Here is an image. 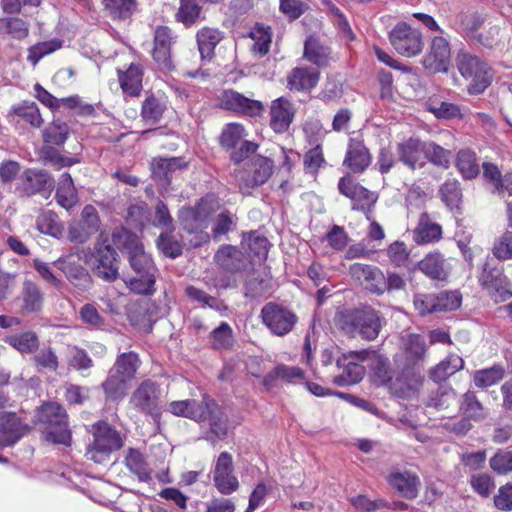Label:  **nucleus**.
I'll use <instances>...</instances> for the list:
<instances>
[{"mask_svg":"<svg viewBox=\"0 0 512 512\" xmlns=\"http://www.w3.org/2000/svg\"><path fill=\"white\" fill-rule=\"evenodd\" d=\"M383 324L381 313L368 305L348 310L341 319V327L344 331L353 335L358 334L367 341L378 337Z\"/></svg>","mask_w":512,"mask_h":512,"instance_id":"1","label":"nucleus"},{"mask_svg":"<svg viewBox=\"0 0 512 512\" xmlns=\"http://www.w3.org/2000/svg\"><path fill=\"white\" fill-rule=\"evenodd\" d=\"M367 360H373L377 363L379 368H386L388 365V358L379 355L373 350H360L350 351L343 354L337 360V366L342 369V372L333 378L334 384L338 386H349L360 382L365 375V368L359 363Z\"/></svg>","mask_w":512,"mask_h":512,"instance_id":"2","label":"nucleus"},{"mask_svg":"<svg viewBox=\"0 0 512 512\" xmlns=\"http://www.w3.org/2000/svg\"><path fill=\"white\" fill-rule=\"evenodd\" d=\"M460 74L470 81L468 93L479 95L491 84L493 75L490 66L479 57L468 52H459L456 57Z\"/></svg>","mask_w":512,"mask_h":512,"instance_id":"3","label":"nucleus"},{"mask_svg":"<svg viewBox=\"0 0 512 512\" xmlns=\"http://www.w3.org/2000/svg\"><path fill=\"white\" fill-rule=\"evenodd\" d=\"M93 428L94 441L88 447L86 456L95 463L104 464L113 451L123 446V440L120 433L105 421L96 423Z\"/></svg>","mask_w":512,"mask_h":512,"instance_id":"4","label":"nucleus"},{"mask_svg":"<svg viewBox=\"0 0 512 512\" xmlns=\"http://www.w3.org/2000/svg\"><path fill=\"white\" fill-rule=\"evenodd\" d=\"M39 421L46 425V439L56 444L70 445L71 432L68 429L67 414L55 402L44 404L39 413Z\"/></svg>","mask_w":512,"mask_h":512,"instance_id":"5","label":"nucleus"},{"mask_svg":"<svg viewBox=\"0 0 512 512\" xmlns=\"http://www.w3.org/2000/svg\"><path fill=\"white\" fill-rule=\"evenodd\" d=\"M116 245L123 244L128 253V261L136 274L156 272L152 258L144 251L138 237L125 229H116L112 234Z\"/></svg>","mask_w":512,"mask_h":512,"instance_id":"6","label":"nucleus"},{"mask_svg":"<svg viewBox=\"0 0 512 512\" xmlns=\"http://www.w3.org/2000/svg\"><path fill=\"white\" fill-rule=\"evenodd\" d=\"M161 390L159 384L146 379L142 381L132 392L129 405L130 408L153 418L161 414Z\"/></svg>","mask_w":512,"mask_h":512,"instance_id":"7","label":"nucleus"},{"mask_svg":"<svg viewBox=\"0 0 512 512\" xmlns=\"http://www.w3.org/2000/svg\"><path fill=\"white\" fill-rule=\"evenodd\" d=\"M262 323L276 336H284L297 323V315L288 307L275 302L266 303L260 313Z\"/></svg>","mask_w":512,"mask_h":512,"instance_id":"8","label":"nucleus"},{"mask_svg":"<svg viewBox=\"0 0 512 512\" xmlns=\"http://www.w3.org/2000/svg\"><path fill=\"white\" fill-rule=\"evenodd\" d=\"M273 161L269 158L257 156L253 159L250 170H236L234 179L242 194L249 195L255 187L267 182L272 175Z\"/></svg>","mask_w":512,"mask_h":512,"instance_id":"9","label":"nucleus"},{"mask_svg":"<svg viewBox=\"0 0 512 512\" xmlns=\"http://www.w3.org/2000/svg\"><path fill=\"white\" fill-rule=\"evenodd\" d=\"M389 40L395 51L405 57L418 55L424 47L421 31L404 22L390 31Z\"/></svg>","mask_w":512,"mask_h":512,"instance_id":"10","label":"nucleus"},{"mask_svg":"<svg viewBox=\"0 0 512 512\" xmlns=\"http://www.w3.org/2000/svg\"><path fill=\"white\" fill-rule=\"evenodd\" d=\"M479 282L482 288L488 292L491 299L496 303L504 302L512 298L510 282L503 273V269L492 266L489 259L483 265Z\"/></svg>","mask_w":512,"mask_h":512,"instance_id":"11","label":"nucleus"},{"mask_svg":"<svg viewBox=\"0 0 512 512\" xmlns=\"http://www.w3.org/2000/svg\"><path fill=\"white\" fill-rule=\"evenodd\" d=\"M101 221L96 208L86 205L80 215V220L68 227V239L74 243H85L100 229Z\"/></svg>","mask_w":512,"mask_h":512,"instance_id":"12","label":"nucleus"},{"mask_svg":"<svg viewBox=\"0 0 512 512\" xmlns=\"http://www.w3.org/2000/svg\"><path fill=\"white\" fill-rule=\"evenodd\" d=\"M451 62V48L449 41L443 37L432 38L429 49L422 59V64L431 73L447 72Z\"/></svg>","mask_w":512,"mask_h":512,"instance_id":"13","label":"nucleus"},{"mask_svg":"<svg viewBox=\"0 0 512 512\" xmlns=\"http://www.w3.org/2000/svg\"><path fill=\"white\" fill-rule=\"evenodd\" d=\"M96 263L93 266V273L100 279L112 282L119 275L118 254L110 245L105 244V240L98 242L95 246Z\"/></svg>","mask_w":512,"mask_h":512,"instance_id":"14","label":"nucleus"},{"mask_svg":"<svg viewBox=\"0 0 512 512\" xmlns=\"http://www.w3.org/2000/svg\"><path fill=\"white\" fill-rule=\"evenodd\" d=\"M372 163V155L361 135L350 137L347 142L343 166L354 174L363 173Z\"/></svg>","mask_w":512,"mask_h":512,"instance_id":"15","label":"nucleus"},{"mask_svg":"<svg viewBox=\"0 0 512 512\" xmlns=\"http://www.w3.org/2000/svg\"><path fill=\"white\" fill-rule=\"evenodd\" d=\"M220 105L225 110L248 117H257L262 115L264 112V105L262 102L250 99L232 89L223 91L220 99Z\"/></svg>","mask_w":512,"mask_h":512,"instance_id":"16","label":"nucleus"},{"mask_svg":"<svg viewBox=\"0 0 512 512\" xmlns=\"http://www.w3.org/2000/svg\"><path fill=\"white\" fill-rule=\"evenodd\" d=\"M203 418L198 420L209 433L218 440H224L228 434V418L214 399L204 394Z\"/></svg>","mask_w":512,"mask_h":512,"instance_id":"17","label":"nucleus"},{"mask_svg":"<svg viewBox=\"0 0 512 512\" xmlns=\"http://www.w3.org/2000/svg\"><path fill=\"white\" fill-rule=\"evenodd\" d=\"M350 276L372 294H384L385 274L373 265L354 263L349 267Z\"/></svg>","mask_w":512,"mask_h":512,"instance_id":"18","label":"nucleus"},{"mask_svg":"<svg viewBox=\"0 0 512 512\" xmlns=\"http://www.w3.org/2000/svg\"><path fill=\"white\" fill-rule=\"evenodd\" d=\"M172 30L166 26H158L154 32V48L152 57L157 68L169 72L174 69L171 57V47L174 43Z\"/></svg>","mask_w":512,"mask_h":512,"instance_id":"19","label":"nucleus"},{"mask_svg":"<svg viewBox=\"0 0 512 512\" xmlns=\"http://www.w3.org/2000/svg\"><path fill=\"white\" fill-rule=\"evenodd\" d=\"M213 474L215 486L221 494L228 495L237 490L239 483L234 475L233 459L230 453H220Z\"/></svg>","mask_w":512,"mask_h":512,"instance_id":"20","label":"nucleus"},{"mask_svg":"<svg viewBox=\"0 0 512 512\" xmlns=\"http://www.w3.org/2000/svg\"><path fill=\"white\" fill-rule=\"evenodd\" d=\"M29 426L12 412L0 414V448L14 446L29 432Z\"/></svg>","mask_w":512,"mask_h":512,"instance_id":"21","label":"nucleus"},{"mask_svg":"<svg viewBox=\"0 0 512 512\" xmlns=\"http://www.w3.org/2000/svg\"><path fill=\"white\" fill-rule=\"evenodd\" d=\"M79 261L80 258L77 255L69 254L58 258L54 265L64 273L67 280L75 287L87 289L91 284V277Z\"/></svg>","mask_w":512,"mask_h":512,"instance_id":"22","label":"nucleus"},{"mask_svg":"<svg viewBox=\"0 0 512 512\" xmlns=\"http://www.w3.org/2000/svg\"><path fill=\"white\" fill-rule=\"evenodd\" d=\"M396 152L398 160L411 170L425 164V142L418 138L410 137L397 143Z\"/></svg>","mask_w":512,"mask_h":512,"instance_id":"23","label":"nucleus"},{"mask_svg":"<svg viewBox=\"0 0 512 512\" xmlns=\"http://www.w3.org/2000/svg\"><path fill=\"white\" fill-rule=\"evenodd\" d=\"M296 109L294 104L285 97L272 101L270 106V127L275 133L288 131L294 120Z\"/></svg>","mask_w":512,"mask_h":512,"instance_id":"24","label":"nucleus"},{"mask_svg":"<svg viewBox=\"0 0 512 512\" xmlns=\"http://www.w3.org/2000/svg\"><path fill=\"white\" fill-rule=\"evenodd\" d=\"M417 268L429 279L437 281L447 280L451 271L449 263L439 251L428 253L418 262Z\"/></svg>","mask_w":512,"mask_h":512,"instance_id":"25","label":"nucleus"},{"mask_svg":"<svg viewBox=\"0 0 512 512\" xmlns=\"http://www.w3.org/2000/svg\"><path fill=\"white\" fill-rule=\"evenodd\" d=\"M186 167L187 162L181 157L154 158L151 162L152 176L156 181L161 182L162 186H168L173 175Z\"/></svg>","mask_w":512,"mask_h":512,"instance_id":"26","label":"nucleus"},{"mask_svg":"<svg viewBox=\"0 0 512 512\" xmlns=\"http://www.w3.org/2000/svg\"><path fill=\"white\" fill-rule=\"evenodd\" d=\"M320 79V72L316 68L296 67L292 69L287 78V87L290 90L310 92Z\"/></svg>","mask_w":512,"mask_h":512,"instance_id":"27","label":"nucleus"},{"mask_svg":"<svg viewBox=\"0 0 512 512\" xmlns=\"http://www.w3.org/2000/svg\"><path fill=\"white\" fill-rule=\"evenodd\" d=\"M8 117L11 123L19 124L23 122L34 128H39L43 124L39 108L33 101H22L13 105Z\"/></svg>","mask_w":512,"mask_h":512,"instance_id":"28","label":"nucleus"},{"mask_svg":"<svg viewBox=\"0 0 512 512\" xmlns=\"http://www.w3.org/2000/svg\"><path fill=\"white\" fill-rule=\"evenodd\" d=\"M22 190L27 195L50 190L53 187V180L44 170L27 169L20 177Z\"/></svg>","mask_w":512,"mask_h":512,"instance_id":"29","label":"nucleus"},{"mask_svg":"<svg viewBox=\"0 0 512 512\" xmlns=\"http://www.w3.org/2000/svg\"><path fill=\"white\" fill-rule=\"evenodd\" d=\"M118 80L125 95L137 97L142 91L143 68L132 63L125 71L118 70Z\"/></svg>","mask_w":512,"mask_h":512,"instance_id":"30","label":"nucleus"},{"mask_svg":"<svg viewBox=\"0 0 512 512\" xmlns=\"http://www.w3.org/2000/svg\"><path fill=\"white\" fill-rule=\"evenodd\" d=\"M485 21L482 14L474 10H466L461 12L457 17V30L465 37L477 40L479 43L484 44L478 30L481 28Z\"/></svg>","mask_w":512,"mask_h":512,"instance_id":"31","label":"nucleus"},{"mask_svg":"<svg viewBox=\"0 0 512 512\" xmlns=\"http://www.w3.org/2000/svg\"><path fill=\"white\" fill-rule=\"evenodd\" d=\"M21 308L23 315L38 313L44 303V294L39 286L31 280H25L21 291Z\"/></svg>","mask_w":512,"mask_h":512,"instance_id":"32","label":"nucleus"},{"mask_svg":"<svg viewBox=\"0 0 512 512\" xmlns=\"http://www.w3.org/2000/svg\"><path fill=\"white\" fill-rule=\"evenodd\" d=\"M388 482L405 498L414 499L418 495L420 480L416 474L408 471L394 472L390 474Z\"/></svg>","mask_w":512,"mask_h":512,"instance_id":"33","label":"nucleus"},{"mask_svg":"<svg viewBox=\"0 0 512 512\" xmlns=\"http://www.w3.org/2000/svg\"><path fill=\"white\" fill-rule=\"evenodd\" d=\"M223 39V33L210 27L201 28L196 34L198 50L203 61H210L214 56L216 46Z\"/></svg>","mask_w":512,"mask_h":512,"instance_id":"34","label":"nucleus"},{"mask_svg":"<svg viewBox=\"0 0 512 512\" xmlns=\"http://www.w3.org/2000/svg\"><path fill=\"white\" fill-rule=\"evenodd\" d=\"M214 259L220 267L229 272L239 271L244 266L243 252L233 245H222Z\"/></svg>","mask_w":512,"mask_h":512,"instance_id":"35","label":"nucleus"},{"mask_svg":"<svg viewBox=\"0 0 512 512\" xmlns=\"http://www.w3.org/2000/svg\"><path fill=\"white\" fill-rule=\"evenodd\" d=\"M441 237V226L433 222L427 213H422L414 230V241L417 244H426L438 241Z\"/></svg>","mask_w":512,"mask_h":512,"instance_id":"36","label":"nucleus"},{"mask_svg":"<svg viewBox=\"0 0 512 512\" xmlns=\"http://www.w3.org/2000/svg\"><path fill=\"white\" fill-rule=\"evenodd\" d=\"M140 365L139 355L134 351H129L119 354L110 369L131 382L136 377Z\"/></svg>","mask_w":512,"mask_h":512,"instance_id":"37","label":"nucleus"},{"mask_svg":"<svg viewBox=\"0 0 512 512\" xmlns=\"http://www.w3.org/2000/svg\"><path fill=\"white\" fill-rule=\"evenodd\" d=\"M403 345L406 365L408 367H414L424 360L427 347L423 336L409 334L404 339Z\"/></svg>","mask_w":512,"mask_h":512,"instance_id":"38","label":"nucleus"},{"mask_svg":"<svg viewBox=\"0 0 512 512\" xmlns=\"http://www.w3.org/2000/svg\"><path fill=\"white\" fill-rule=\"evenodd\" d=\"M178 219L183 229L191 234L206 227L207 214L200 205L183 207L179 210Z\"/></svg>","mask_w":512,"mask_h":512,"instance_id":"39","label":"nucleus"},{"mask_svg":"<svg viewBox=\"0 0 512 512\" xmlns=\"http://www.w3.org/2000/svg\"><path fill=\"white\" fill-rule=\"evenodd\" d=\"M203 406L204 397L200 402L195 399L172 401L169 403L167 410L175 416L189 418L198 422L204 415Z\"/></svg>","mask_w":512,"mask_h":512,"instance_id":"40","label":"nucleus"},{"mask_svg":"<svg viewBox=\"0 0 512 512\" xmlns=\"http://www.w3.org/2000/svg\"><path fill=\"white\" fill-rule=\"evenodd\" d=\"M129 383L130 382L128 380L118 374H115L110 369L106 379L101 384V388L103 389L107 400L119 402L125 397Z\"/></svg>","mask_w":512,"mask_h":512,"instance_id":"41","label":"nucleus"},{"mask_svg":"<svg viewBox=\"0 0 512 512\" xmlns=\"http://www.w3.org/2000/svg\"><path fill=\"white\" fill-rule=\"evenodd\" d=\"M464 361L458 355H448L430 371V378L435 382L445 381L447 378L461 370Z\"/></svg>","mask_w":512,"mask_h":512,"instance_id":"42","label":"nucleus"},{"mask_svg":"<svg viewBox=\"0 0 512 512\" xmlns=\"http://www.w3.org/2000/svg\"><path fill=\"white\" fill-rule=\"evenodd\" d=\"M57 202L65 209H70L77 203V191L69 173H63L60 177L56 191Z\"/></svg>","mask_w":512,"mask_h":512,"instance_id":"43","label":"nucleus"},{"mask_svg":"<svg viewBox=\"0 0 512 512\" xmlns=\"http://www.w3.org/2000/svg\"><path fill=\"white\" fill-rule=\"evenodd\" d=\"M125 465L130 472L135 474L140 481H150L151 470L143 456L138 450L130 448L125 457Z\"/></svg>","mask_w":512,"mask_h":512,"instance_id":"44","label":"nucleus"},{"mask_svg":"<svg viewBox=\"0 0 512 512\" xmlns=\"http://www.w3.org/2000/svg\"><path fill=\"white\" fill-rule=\"evenodd\" d=\"M460 411L468 419L475 421L486 418V410L473 391L468 390L462 395Z\"/></svg>","mask_w":512,"mask_h":512,"instance_id":"45","label":"nucleus"},{"mask_svg":"<svg viewBox=\"0 0 512 512\" xmlns=\"http://www.w3.org/2000/svg\"><path fill=\"white\" fill-rule=\"evenodd\" d=\"M155 273L156 272L147 273V274L146 273L136 274V276H134L126 281V285L130 289V291L135 294L151 296L156 291Z\"/></svg>","mask_w":512,"mask_h":512,"instance_id":"46","label":"nucleus"},{"mask_svg":"<svg viewBox=\"0 0 512 512\" xmlns=\"http://www.w3.org/2000/svg\"><path fill=\"white\" fill-rule=\"evenodd\" d=\"M210 345L215 350H229L233 347L234 336L231 326L227 322H221L210 333Z\"/></svg>","mask_w":512,"mask_h":512,"instance_id":"47","label":"nucleus"},{"mask_svg":"<svg viewBox=\"0 0 512 512\" xmlns=\"http://www.w3.org/2000/svg\"><path fill=\"white\" fill-rule=\"evenodd\" d=\"M505 375L501 365H494L490 368L477 370L473 374V382L478 388H488L500 382Z\"/></svg>","mask_w":512,"mask_h":512,"instance_id":"48","label":"nucleus"},{"mask_svg":"<svg viewBox=\"0 0 512 512\" xmlns=\"http://www.w3.org/2000/svg\"><path fill=\"white\" fill-rule=\"evenodd\" d=\"M250 37L254 40L252 51L254 54L262 57L269 52L272 33L270 27L262 24H256L250 31Z\"/></svg>","mask_w":512,"mask_h":512,"instance_id":"49","label":"nucleus"},{"mask_svg":"<svg viewBox=\"0 0 512 512\" xmlns=\"http://www.w3.org/2000/svg\"><path fill=\"white\" fill-rule=\"evenodd\" d=\"M246 136L245 128L239 123H228L224 126L219 142L226 150L235 149Z\"/></svg>","mask_w":512,"mask_h":512,"instance_id":"50","label":"nucleus"},{"mask_svg":"<svg viewBox=\"0 0 512 512\" xmlns=\"http://www.w3.org/2000/svg\"><path fill=\"white\" fill-rule=\"evenodd\" d=\"M165 109L164 101L151 95L142 104L141 116L146 123L154 125L162 118Z\"/></svg>","mask_w":512,"mask_h":512,"instance_id":"51","label":"nucleus"},{"mask_svg":"<svg viewBox=\"0 0 512 512\" xmlns=\"http://www.w3.org/2000/svg\"><path fill=\"white\" fill-rule=\"evenodd\" d=\"M329 55L330 53L328 49L321 46L316 41L309 39L305 42L303 56L318 68H323L329 65Z\"/></svg>","mask_w":512,"mask_h":512,"instance_id":"52","label":"nucleus"},{"mask_svg":"<svg viewBox=\"0 0 512 512\" xmlns=\"http://www.w3.org/2000/svg\"><path fill=\"white\" fill-rule=\"evenodd\" d=\"M456 166L462 176L466 179H472L479 173V165L476 155L471 150H461L457 154Z\"/></svg>","mask_w":512,"mask_h":512,"instance_id":"53","label":"nucleus"},{"mask_svg":"<svg viewBox=\"0 0 512 512\" xmlns=\"http://www.w3.org/2000/svg\"><path fill=\"white\" fill-rule=\"evenodd\" d=\"M5 341L21 353H31L37 350L39 346L38 337L36 333L32 331H26L18 335L9 336Z\"/></svg>","mask_w":512,"mask_h":512,"instance_id":"54","label":"nucleus"},{"mask_svg":"<svg viewBox=\"0 0 512 512\" xmlns=\"http://www.w3.org/2000/svg\"><path fill=\"white\" fill-rule=\"evenodd\" d=\"M127 222L135 229H142L150 221V209L143 202H137L129 206L127 211Z\"/></svg>","mask_w":512,"mask_h":512,"instance_id":"55","label":"nucleus"},{"mask_svg":"<svg viewBox=\"0 0 512 512\" xmlns=\"http://www.w3.org/2000/svg\"><path fill=\"white\" fill-rule=\"evenodd\" d=\"M439 194L442 201L450 208H458L462 193L460 184L456 179H447L440 187Z\"/></svg>","mask_w":512,"mask_h":512,"instance_id":"56","label":"nucleus"},{"mask_svg":"<svg viewBox=\"0 0 512 512\" xmlns=\"http://www.w3.org/2000/svg\"><path fill=\"white\" fill-rule=\"evenodd\" d=\"M36 226L41 233L54 237H57L62 232L58 216L52 211L42 212L37 217Z\"/></svg>","mask_w":512,"mask_h":512,"instance_id":"57","label":"nucleus"},{"mask_svg":"<svg viewBox=\"0 0 512 512\" xmlns=\"http://www.w3.org/2000/svg\"><path fill=\"white\" fill-rule=\"evenodd\" d=\"M428 110L438 119L450 120L461 118L462 116L460 107L455 103L447 101H431Z\"/></svg>","mask_w":512,"mask_h":512,"instance_id":"58","label":"nucleus"},{"mask_svg":"<svg viewBox=\"0 0 512 512\" xmlns=\"http://www.w3.org/2000/svg\"><path fill=\"white\" fill-rule=\"evenodd\" d=\"M435 313L452 311L460 307L461 296L456 291H442L434 294Z\"/></svg>","mask_w":512,"mask_h":512,"instance_id":"59","label":"nucleus"},{"mask_svg":"<svg viewBox=\"0 0 512 512\" xmlns=\"http://www.w3.org/2000/svg\"><path fill=\"white\" fill-rule=\"evenodd\" d=\"M490 468L498 475L512 472V450L499 449L489 460Z\"/></svg>","mask_w":512,"mask_h":512,"instance_id":"60","label":"nucleus"},{"mask_svg":"<svg viewBox=\"0 0 512 512\" xmlns=\"http://www.w3.org/2000/svg\"><path fill=\"white\" fill-rule=\"evenodd\" d=\"M201 7L197 0H180L177 19L186 26L194 24L200 17Z\"/></svg>","mask_w":512,"mask_h":512,"instance_id":"61","label":"nucleus"},{"mask_svg":"<svg viewBox=\"0 0 512 512\" xmlns=\"http://www.w3.org/2000/svg\"><path fill=\"white\" fill-rule=\"evenodd\" d=\"M451 153L434 142H425V160L434 165L447 168L450 163Z\"/></svg>","mask_w":512,"mask_h":512,"instance_id":"62","label":"nucleus"},{"mask_svg":"<svg viewBox=\"0 0 512 512\" xmlns=\"http://www.w3.org/2000/svg\"><path fill=\"white\" fill-rule=\"evenodd\" d=\"M69 132V128L66 123L54 121L43 131V138L46 143L62 145Z\"/></svg>","mask_w":512,"mask_h":512,"instance_id":"63","label":"nucleus"},{"mask_svg":"<svg viewBox=\"0 0 512 512\" xmlns=\"http://www.w3.org/2000/svg\"><path fill=\"white\" fill-rule=\"evenodd\" d=\"M492 253L498 260L512 258V229H508L494 244Z\"/></svg>","mask_w":512,"mask_h":512,"instance_id":"64","label":"nucleus"}]
</instances>
